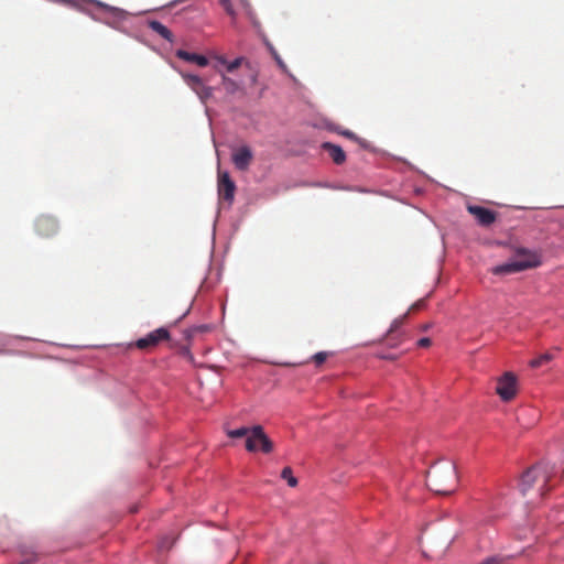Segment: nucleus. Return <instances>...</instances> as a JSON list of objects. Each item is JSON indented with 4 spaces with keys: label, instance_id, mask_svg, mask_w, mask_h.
I'll return each mask as SVG.
<instances>
[{
    "label": "nucleus",
    "instance_id": "f257e3e1",
    "mask_svg": "<svg viewBox=\"0 0 564 564\" xmlns=\"http://www.w3.org/2000/svg\"><path fill=\"white\" fill-rule=\"evenodd\" d=\"M556 474V467L546 462L530 467L521 477V494L525 496L531 489L535 488L539 496L543 497L553 487L552 481Z\"/></svg>",
    "mask_w": 564,
    "mask_h": 564
},
{
    "label": "nucleus",
    "instance_id": "f03ea898",
    "mask_svg": "<svg viewBox=\"0 0 564 564\" xmlns=\"http://www.w3.org/2000/svg\"><path fill=\"white\" fill-rule=\"evenodd\" d=\"M456 466L449 460L433 465L426 474L427 487L437 495H451L457 488Z\"/></svg>",
    "mask_w": 564,
    "mask_h": 564
},
{
    "label": "nucleus",
    "instance_id": "7ed1b4c3",
    "mask_svg": "<svg viewBox=\"0 0 564 564\" xmlns=\"http://www.w3.org/2000/svg\"><path fill=\"white\" fill-rule=\"evenodd\" d=\"M541 263L542 260L540 252L527 248H517L511 260L494 267L491 272L495 275L513 274L529 269L538 268L541 265Z\"/></svg>",
    "mask_w": 564,
    "mask_h": 564
},
{
    "label": "nucleus",
    "instance_id": "20e7f679",
    "mask_svg": "<svg viewBox=\"0 0 564 564\" xmlns=\"http://www.w3.org/2000/svg\"><path fill=\"white\" fill-rule=\"evenodd\" d=\"M246 449L251 453L261 451L264 454H269L273 451V443L267 436L261 425L251 427L250 435L246 440Z\"/></svg>",
    "mask_w": 564,
    "mask_h": 564
},
{
    "label": "nucleus",
    "instance_id": "39448f33",
    "mask_svg": "<svg viewBox=\"0 0 564 564\" xmlns=\"http://www.w3.org/2000/svg\"><path fill=\"white\" fill-rule=\"evenodd\" d=\"M217 191L219 200L227 203L228 206H231L235 198L236 184L230 178L228 172L218 171Z\"/></svg>",
    "mask_w": 564,
    "mask_h": 564
},
{
    "label": "nucleus",
    "instance_id": "423d86ee",
    "mask_svg": "<svg viewBox=\"0 0 564 564\" xmlns=\"http://www.w3.org/2000/svg\"><path fill=\"white\" fill-rule=\"evenodd\" d=\"M170 337L171 336L169 329L166 327H160L152 330L147 336L139 338L134 343V346L141 350H150L156 347L160 343L169 340Z\"/></svg>",
    "mask_w": 564,
    "mask_h": 564
},
{
    "label": "nucleus",
    "instance_id": "0eeeda50",
    "mask_svg": "<svg viewBox=\"0 0 564 564\" xmlns=\"http://www.w3.org/2000/svg\"><path fill=\"white\" fill-rule=\"evenodd\" d=\"M496 392L503 401L512 400L517 394V377L512 372H505L498 379Z\"/></svg>",
    "mask_w": 564,
    "mask_h": 564
},
{
    "label": "nucleus",
    "instance_id": "6e6552de",
    "mask_svg": "<svg viewBox=\"0 0 564 564\" xmlns=\"http://www.w3.org/2000/svg\"><path fill=\"white\" fill-rule=\"evenodd\" d=\"M180 74L186 85L198 96L203 102H206L213 96V88L206 86L199 76L184 72H180Z\"/></svg>",
    "mask_w": 564,
    "mask_h": 564
},
{
    "label": "nucleus",
    "instance_id": "1a4fd4ad",
    "mask_svg": "<svg viewBox=\"0 0 564 564\" xmlns=\"http://www.w3.org/2000/svg\"><path fill=\"white\" fill-rule=\"evenodd\" d=\"M59 229L57 220L48 215H42L35 220V231L43 238H50Z\"/></svg>",
    "mask_w": 564,
    "mask_h": 564
},
{
    "label": "nucleus",
    "instance_id": "9d476101",
    "mask_svg": "<svg viewBox=\"0 0 564 564\" xmlns=\"http://www.w3.org/2000/svg\"><path fill=\"white\" fill-rule=\"evenodd\" d=\"M467 210L470 215L474 216L477 224L482 227H488V226L492 225L497 219L496 212H494L489 208L482 207V206L468 205Z\"/></svg>",
    "mask_w": 564,
    "mask_h": 564
},
{
    "label": "nucleus",
    "instance_id": "9b49d317",
    "mask_svg": "<svg viewBox=\"0 0 564 564\" xmlns=\"http://www.w3.org/2000/svg\"><path fill=\"white\" fill-rule=\"evenodd\" d=\"M231 159L239 171H246L252 162L253 154L249 147L243 145L234 151Z\"/></svg>",
    "mask_w": 564,
    "mask_h": 564
},
{
    "label": "nucleus",
    "instance_id": "f8f14e48",
    "mask_svg": "<svg viewBox=\"0 0 564 564\" xmlns=\"http://www.w3.org/2000/svg\"><path fill=\"white\" fill-rule=\"evenodd\" d=\"M322 149L327 152L335 164L340 165L346 161V154L339 145L330 142H324L322 144Z\"/></svg>",
    "mask_w": 564,
    "mask_h": 564
},
{
    "label": "nucleus",
    "instance_id": "ddd939ff",
    "mask_svg": "<svg viewBox=\"0 0 564 564\" xmlns=\"http://www.w3.org/2000/svg\"><path fill=\"white\" fill-rule=\"evenodd\" d=\"M175 55L183 61L195 63L200 67H205L208 65V59L204 55H199L196 53H189L184 50H177Z\"/></svg>",
    "mask_w": 564,
    "mask_h": 564
},
{
    "label": "nucleus",
    "instance_id": "4468645a",
    "mask_svg": "<svg viewBox=\"0 0 564 564\" xmlns=\"http://www.w3.org/2000/svg\"><path fill=\"white\" fill-rule=\"evenodd\" d=\"M148 25L153 32L159 34L161 37L165 39L169 42H173V33L161 22L156 20H151L148 22Z\"/></svg>",
    "mask_w": 564,
    "mask_h": 564
},
{
    "label": "nucleus",
    "instance_id": "2eb2a0df",
    "mask_svg": "<svg viewBox=\"0 0 564 564\" xmlns=\"http://www.w3.org/2000/svg\"><path fill=\"white\" fill-rule=\"evenodd\" d=\"M185 0H175V3L184 2ZM242 4L246 3V0H240ZM219 4L225 10V12L231 18L232 22H236L237 20V12L234 8L231 0H219Z\"/></svg>",
    "mask_w": 564,
    "mask_h": 564
},
{
    "label": "nucleus",
    "instance_id": "dca6fc26",
    "mask_svg": "<svg viewBox=\"0 0 564 564\" xmlns=\"http://www.w3.org/2000/svg\"><path fill=\"white\" fill-rule=\"evenodd\" d=\"M221 84H223V87L226 90V93L229 95H234L241 89L239 83H237L236 80H234L225 75H223Z\"/></svg>",
    "mask_w": 564,
    "mask_h": 564
},
{
    "label": "nucleus",
    "instance_id": "f3484780",
    "mask_svg": "<svg viewBox=\"0 0 564 564\" xmlns=\"http://www.w3.org/2000/svg\"><path fill=\"white\" fill-rule=\"evenodd\" d=\"M553 359H554V355L552 352H544V354L540 355L539 357L532 359L530 361V366L532 368H540L544 365H547Z\"/></svg>",
    "mask_w": 564,
    "mask_h": 564
},
{
    "label": "nucleus",
    "instance_id": "a211bd4d",
    "mask_svg": "<svg viewBox=\"0 0 564 564\" xmlns=\"http://www.w3.org/2000/svg\"><path fill=\"white\" fill-rule=\"evenodd\" d=\"M250 432H251V427L242 426L240 429L229 430L227 432V435L230 438H240V437H246L247 438V437H249Z\"/></svg>",
    "mask_w": 564,
    "mask_h": 564
},
{
    "label": "nucleus",
    "instance_id": "6ab92c4d",
    "mask_svg": "<svg viewBox=\"0 0 564 564\" xmlns=\"http://www.w3.org/2000/svg\"><path fill=\"white\" fill-rule=\"evenodd\" d=\"M282 479L288 481V485L290 487H296L297 486V479L293 476V471L291 467H284L281 473Z\"/></svg>",
    "mask_w": 564,
    "mask_h": 564
},
{
    "label": "nucleus",
    "instance_id": "aec40b11",
    "mask_svg": "<svg viewBox=\"0 0 564 564\" xmlns=\"http://www.w3.org/2000/svg\"><path fill=\"white\" fill-rule=\"evenodd\" d=\"M242 59H243L242 57H238V58L234 59L232 62H227L223 56L218 57L219 63L225 65L229 73L237 69L241 65Z\"/></svg>",
    "mask_w": 564,
    "mask_h": 564
},
{
    "label": "nucleus",
    "instance_id": "412c9836",
    "mask_svg": "<svg viewBox=\"0 0 564 564\" xmlns=\"http://www.w3.org/2000/svg\"><path fill=\"white\" fill-rule=\"evenodd\" d=\"M405 318H406V314H405V315H403L402 317L395 318V319L392 322V324H391V326H390V328H389V330H388V333H387V336H390V335L395 334V333H397V330H398V329L401 327V325L404 323V319H405Z\"/></svg>",
    "mask_w": 564,
    "mask_h": 564
},
{
    "label": "nucleus",
    "instance_id": "4be33fe9",
    "mask_svg": "<svg viewBox=\"0 0 564 564\" xmlns=\"http://www.w3.org/2000/svg\"><path fill=\"white\" fill-rule=\"evenodd\" d=\"M329 352L327 351H319L313 355L312 360L315 362L316 366H321L323 362L326 361L328 358Z\"/></svg>",
    "mask_w": 564,
    "mask_h": 564
},
{
    "label": "nucleus",
    "instance_id": "5701e85b",
    "mask_svg": "<svg viewBox=\"0 0 564 564\" xmlns=\"http://www.w3.org/2000/svg\"><path fill=\"white\" fill-rule=\"evenodd\" d=\"M431 344H432V341L429 337H423L417 341V346L421 348L430 347Z\"/></svg>",
    "mask_w": 564,
    "mask_h": 564
},
{
    "label": "nucleus",
    "instance_id": "b1692460",
    "mask_svg": "<svg viewBox=\"0 0 564 564\" xmlns=\"http://www.w3.org/2000/svg\"><path fill=\"white\" fill-rule=\"evenodd\" d=\"M377 357L384 360H395L398 358L397 355L392 354H377Z\"/></svg>",
    "mask_w": 564,
    "mask_h": 564
},
{
    "label": "nucleus",
    "instance_id": "393cba45",
    "mask_svg": "<svg viewBox=\"0 0 564 564\" xmlns=\"http://www.w3.org/2000/svg\"><path fill=\"white\" fill-rule=\"evenodd\" d=\"M388 337V341H389V346L391 347H397L401 340L397 339V337L393 335H390V336H387Z\"/></svg>",
    "mask_w": 564,
    "mask_h": 564
},
{
    "label": "nucleus",
    "instance_id": "a878e982",
    "mask_svg": "<svg viewBox=\"0 0 564 564\" xmlns=\"http://www.w3.org/2000/svg\"><path fill=\"white\" fill-rule=\"evenodd\" d=\"M340 134H343L346 138L351 139V140H358L357 135L349 130L341 131Z\"/></svg>",
    "mask_w": 564,
    "mask_h": 564
},
{
    "label": "nucleus",
    "instance_id": "bb28decb",
    "mask_svg": "<svg viewBox=\"0 0 564 564\" xmlns=\"http://www.w3.org/2000/svg\"><path fill=\"white\" fill-rule=\"evenodd\" d=\"M424 305V300H420L411 306V311L420 310Z\"/></svg>",
    "mask_w": 564,
    "mask_h": 564
},
{
    "label": "nucleus",
    "instance_id": "cd10ccee",
    "mask_svg": "<svg viewBox=\"0 0 564 564\" xmlns=\"http://www.w3.org/2000/svg\"><path fill=\"white\" fill-rule=\"evenodd\" d=\"M159 546H160V549H167V547H169V545H167V543H166V541H165V540H162V541L160 542Z\"/></svg>",
    "mask_w": 564,
    "mask_h": 564
},
{
    "label": "nucleus",
    "instance_id": "c85d7f7f",
    "mask_svg": "<svg viewBox=\"0 0 564 564\" xmlns=\"http://www.w3.org/2000/svg\"><path fill=\"white\" fill-rule=\"evenodd\" d=\"M429 327H430L429 325H424V326L422 327V329H423V330H426Z\"/></svg>",
    "mask_w": 564,
    "mask_h": 564
}]
</instances>
